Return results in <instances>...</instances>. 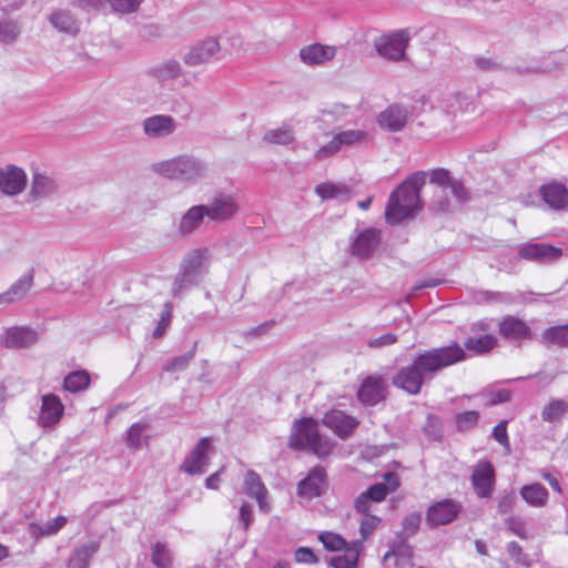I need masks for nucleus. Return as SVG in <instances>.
<instances>
[{
    "mask_svg": "<svg viewBox=\"0 0 568 568\" xmlns=\"http://www.w3.org/2000/svg\"><path fill=\"white\" fill-rule=\"evenodd\" d=\"M466 357L464 348L454 343L449 346L434 348L419 354L414 363L425 374H433L437 371L464 361Z\"/></svg>",
    "mask_w": 568,
    "mask_h": 568,
    "instance_id": "nucleus-3",
    "label": "nucleus"
},
{
    "mask_svg": "<svg viewBox=\"0 0 568 568\" xmlns=\"http://www.w3.org/2000/svg\"><path fill=\"white\" fill-rule=\"evenodd\" d=\"M152 562L159 568H168L170 566L171 558L163 544L156 542L153 546Z\"/></svg>",
    "mask_w": 568,
    "mask_h": 568,
    "instance_id": "nucleus-47",
    "label": "nucleus"
},
{
    "mask_svg": "<svg viewBox=\"0 0 568 568\" xmlns=\"http://www.w3.org/2000/svg\"><path fill=\"white\" fill-rule=\"evenodd\" d=\"M318 540L328 551H341L348 548L346 540L338 534L332 531L321 532L318 535Z\"/></svg>",
    "mask_w": 568,
    "mask_h": 568,
    "instance_id": "nucleus-39",
    "label": "nucleus"
},
{
    "mask_svg": "<svg viewBox=\"0 0 568 568\" xmlns=\"http://www.w3.org/2000/svg\"><path fill=\"white\" fill-rule=\"evenodd\" d=\"M568 413V402L562 398L549 399L541 409V419L549 424H559Z\"/></svg>",
    "mask_w": 568,
    "mask_h": 568,
    "instance_id": "nucleus-30",
    "label": "nucleus"
},
{
    "mask_svg": "<svg viewBox=\"0 0 568 568\" xmlns=\"http://www.w3.org/2000/svg\"><path fill=\"white\" fill-rule=\"evenodd\" d=\"M387 495L388 488L386 484H374L357 496L354 500V509L359 514H366L371 510V503H382Z\"/></svg>",
    "mask_w": 568,
    "mask_h": 568,
    "instance_id": "nucleus-19",
    "label": "nucleus"
},
{
    "mask_svg": "<svg viewBox=\"0 0 568 568\" xmlns=\"http://www.w3.org/2000/svg\"><path fill=\"white\" fill-rule=\"evenodd\" d=\"M420 521L422 516L419 513L408 514L403 519V532L408 536L416 534L419 529Z\"/></svg>",
    "mask_w": 568,
    "mask_h": 568,
    "instance_id": "nucleus-52",
    "label": "nucleus"
},
{
    "mask_svg": "<svg viewBox=\"0 0 568 568\" xmlns=\"http://www.w3.org/2000/svg\"><path fill=\"white\" fill-rule=\"evenodd\" d=\"M99 549V544L97 542H90L88 545L82 546L79 548L75 552V556L78 559L82 560L84 562V567L87 566V562L89 558L94 555Z\"/></svg>",
    "mask_w": 568,
    "mask_h": 568,
    "instance_id": "nucleus-55",
    "label": "nucleus"
},
{
    "mask_svg": "<svg viewBox=\"0 0 568 568\" xmlns=\"http://www.w3.org/2000/svg\"><path fill=\"white\" fill-rule=\"evenodd\" d=\"M336 54V48L320 43L303 47L300 51L301 60L308 65L323 64L332 60Z\"/></svg>",
    "mask_w": 568,
    "mask_h": 568,
    "instance_id": "nucleus-22",
    "label": "nucleus"
},
{
    "mask_svg": "<svg viewBox=\"0 0 568 568\" xmlns=\"http://www.w3.org/2000/svg\"><path fill=\"white\" fill-rule=\"evenodd\" d=\"M361 548V542H355L353 549H345V555L334 556L331 559V566L333 568H356L358 564V552Z\"/></svg>",
    "mask_w": 568,
    "mask_h": 568,
    "instance_id": "nucleus-36",
    "label": "nucleus"
},
{
    "mask_svg": "<svg viewBox=\"0 0 568 568\" xmlns=\"http://www.w3.org/2000/svg\"><path fill=\"white\" fill-rule=\"evenodd\" d=\"M368 139V132L359 129H349L335 133L329 142L315 152L316 160L331 158L343 148H351L364 144Z\"/></svg>",
    "mask_w": 568,
    "mask_h": 568,
    "instance_id": "nucleus-4",
    "label": "nucleus"
},
{
    "mask_svg": "<svg viewBox=\"0 0 568 568\" xmlns=\"http://www.w3.org/2000/svg\"><path fill=\"white\" fill-rule=\"evenodd\" d=\"M471 486L479 498H490L496 485L494 465L488 460L478 462L471 473Z\"/></svg>",
    "mask_w": 568,
    "mask_h": 568,
    "instance_id": "nucleus-7",
    "label": "nucleus"
},
{
    "mask_svg": "<svg viewBox=\"0 0 568 568\" xmlns=\"http://www.w3.org/2000/svg\"><path fill=\"white\" fill-rule=\"evenodd\" d=\"M159 172L169 179L190 180L201 173V165L186 156L175 158L159 164Z\"/></svg>",
    "mask_w": 568,
    "mask_h": 568,
    "instance_id": "nucleus-8",
    "label": "nucleus"
},
{
    "mask_svg": "<svg viewBox=\"0 0 568 568\" xmlns=\"http://www.w3.org/2000/svg\"><path fill=\"white\" fill-rule=\"evenodd\" d=\"M37 333L28 327H11L1 338V344L7 348H22L34 344Z\"/></svg>",
    "mask_w": 568,
    "mask_h": 568,
    "instance_id": "nucleus-21",
    "label": "nucleus"
},
{
    "mask_svg": "<svg viewBox=\"0 0 568 568\" xmlns=\"http://www.w3.org/2000/svg\"><path fill=\"white\" fill-rule=\"evenodd\" d=\"M519 494L521 498L531 507H544L548 503V490L539 483L524 485Z\"/></svg>",
    "mask_w": 568,
    "mask_h": 568,
    "instance_id": "nucleus-29",
    "label": "nucleus"
},
{
    "mask_svg": "<svg viewBox=\"0 0 568 568\" xmlns=\"http://www.w3.org/2000/svg\"><path fill=\"white\" fill-rule=\"evenodd\" d=\"M68 519L64 516H58L53 520L45 524L43 527L42 534L47 536H51L57 534L61 528H63L67 524Z\"/></svg>",
    "mask_w": 568,
    "mask_h": 568,
    "instance_id": "nucleus-54",
    "label": "nucleus"
},
{
    "mask_svg": "<svg viewBox=\"0 0 568 568\" xmlns=\"http://www.w3.org/2000/svg\"><path fill=\"white\" fill-rule=\"evenodd\" d=\"M541 343L549 346L568 347L567 325H554L541 333Z\"/></svg>",
    "mask_w": 568,
    "mask_h": 568,
    "instance_id": "nucleus-31",
    "label": "nucleus"
},
{
    "mask_svg": "<svg viewBox=\"0 0 568 568\" xmlns=\"http://www.w3.org/2000/svg\"><path fill=\"white\" fill-rule=\"evenodd\" d=\"M430 182L445 186L449 185L452 182V179L449 176V172L445 169H436L432 171L430 173Z\"/></svg>",
    "mask_w": 568,
    "mask_h": 568,
    "instance_id": "nucleus-56",
    "label": "nucleus"
},
{
    "mask_svg": "<svg viewBox=\"0 0 568 568\" xmlns=\"http://www.w3.org/2000/svg\"><path fill=\"white\" fill-rule=\"evenodd\" d=\"M52 26L64 33L75 34L79 31L78 24L74 19L65 11L59 10L50 16Z\"/></svg>",
    "mask_w": 568,
    "mask_h": 568,
    "instance_id": "nucleus-34",
    "label": "nucleus"
},
{
    "mask_svg": "<svg viewBox=\"0 0 568 568\" xmlns=\"http://www.w3.org/2000/svg\"><path fill=\"white\" fill-rule=\"evenodd\" d=\"M364 518L361 521L359 532L363 540L368 539L374 530L379 526L382 519L378 516L368 513L363 514Z\"/></svg>",
    "mask_w": 568,
    "mask_h": 568,
    "instance_id": "nucleus-43",
    "label": "nucleus"
},
{
    "mask_svg": "<svg viewBox=\"0 0 568 568\" xmlns=\"http://www.w3.org/2000/svg\"><path fill=\"white\" fill-rule=\"evenodd\" d=\"M54 190L53 181L43 174H34L31 187V194L34 197H40L51 193Z\"/></svg>",
    "mask_w": 568,
    "mask_h": 568,
    "instance_id": "nucleus-42",
    "label": "nucleus"
},
{
    "mask_svg": "<svg viewBox=\"0 0 568 568\" xmlns=\"http://www.w3.org/2000/svg\"><path fill=\"white\" fill-rule=\"evenodd\" d=\"M32 284L33 274L32 272H29L28 274L20 277L17 282H14L8 291L0 294V305L20 301L30 291Z\"/></svg>",
    "mask_w": 568,
    "mask_h": 568,
    "instance_id": "nucleus-26",
    "label": "nucleus"
},
{
    "mask_svg": "<svg viewBox=\"0 0 568 568\" xmlns=\"http://www.w3.org/2000/svg\"><path fill=\"white\" fill-rule=\"evenodd\" d=\"M498 332L505 339L518 344L532 338V331L528 323L513 315L505 316L500 321Z\"/></svg>",
    "mask_w": 568,
    "mask_h": 568,
    "instance_id": "nucleus-10",
    "label": "nucleus"
},
{
    "mask_svg": "<svg viewBox=\"0 0 568 568\" xmlns=\"http://www.w3.org/2000/svg\"><path fill=\"white\" fill-rule=\"evenodd\" d=\"M207 217L212 221H224L231 219L239 210L235 200L232 196H217L207 207Z\"/></svg>",
    "mask_w": 568,
    "mask_h": 568,
    "instance_id": "nucleus-25",
    "label": "nucleus"
},
{
    "mask_svg": "<svg viewBox=\"0 0 568 568\" xmlns=\"http://www.w3.org/2000/svg\"><path fill=\"white\" fill-rule=\"evenodd\" d=\"M64 413V406L60 398L53 394L42 396L39 424L42 427H51L58 424Z\"/></svg>",
    "mask_w": 568,
    "mask_h": 568,
    "instance_id": "nucleus-17",
    "label": "nucleus"
},
{
    "mask_svg": "<svg viewBox=\"0 0 568 568\" xmlns=\"http://www.w3.org/2000/svg\"><path fill=\"white\" fill-rule=\"evenodd\" d=\"M377 122L381 128L397 132L406 125L407 112L399 105H389L387 109L379 113Z\"/></svg>",
    "mask_w": 568,
    "mask_h": 568,
    "instance_id": "nucleus-23",
    "label": "nucleus"
},
{
    "mask_svg": "<svg viewBox=\"0 0 568 568\" xmlns=\"http://www.w3.org/2000/svg\"><path fill=\"white\" fill-rule=\"evenodd\" d=\"M322 423L342 439L349 437L359 425L356 417L335 408L323 415Z\"/></svg>",
    "mask_w": 568,
    "mask_h": 568,
    "instance_id": "nucleus-9",
    "label": "nucleus"
},
{
    "mask_svg": "<svg viewBox=\"0 0 568 568\" xmlns=\"http://www.w3.org/2000/svg\"><path fill=\"white\" fill-rule=\"evenodd\" d=\"M396 342H397V336L395 334L388 333V334L382 335L377 338L369 339L368 346L371 348H377V347H383V346L395 344Z\"/></svg>",
    "mask_w": 568,
    "mask_h": 568,
    "instance_id": "nucleus-57",
    "label": "nucleus"
},
{
    "mask_svg": "<svg viewBox=\"0 0 568 568\" xmlns=\"http://www.w3.org/2000/svg\"><path fill=\"white\" fill-rule=\"evenodd\" d=\"M174 129V120L170 115H153L144 121V131L149 136L169 135Z\"/></svg>",
    "mask_w": 568,
    "mask_h": 568,
    "instance_id": "nucleus-27",
    "label": "nucleus"
},
{
    "mask_svg": "<svg viewBox=\"0 0 568 568\" xmlns=\"http://www.w3.org/2000/svg\"><path fill=\"white\" fill-rule=\"evenodd\" d=\"M27 176L23 170L10 166L7 170H0V190L9 195H16L26 187Z\"/></svg>",
    "mask_w": 568,
    "mask_h": 568,
    "instance_id": "nucleus-18",
    "label": "nucleus"
},
{
    "mask_svg": "<svg viewBox=\"0 0 568 568\" xmlns=\"http://www.w3.org/2000/svg\"><path fill=\"white\" fill-rule=\"evenodd\" d=\"M508 422L506 419L500 420L493 429V437L494 439L499 443L506 454H509L511 450L510 440L508 436Z\"/></svg>",
    "mask_w": 568,
    "mask_h": 568,
    "instance_id": "nucleus-44",
    "label": "nucleus"
},
{
    "mask_svg": "<svg viewBox=\"0 0 568 568\" xmlns=\"http://www.w3.org/2000/svg\"><path fill=\"white\" fill-rule=\"evenodd\" d=\"M145 428L146 425L140 423L133 424L129 428L125 442L131 449L136 450L141 447L142 433Z\"/></svg>",
    "mask_w": 568,
    "mask_h": 568,
    "instance_id": "nucleus-48",
    "label": "nucleus"
},
{
    "mask_svg": "<svg viewBox=\"0 0 568 568\" xmlns=\"http://www.w3.org/2000/svg\"><path fill=\"white\" fill-rule=\"evenodd\" d=\"M206 256L207 251L202 248H195L187 253L182 261V275L186 277L196 274L202 268Z\"/></svg>",
    "mask_w": 568,
    "mask_h": 568,
    "instance_id": "nucleus-32",
    "label": "nucleus"
},
{
    "mask_svg": "<svg viewBox=\"0 0 568 568\" xmlns=\"http://www.w3.org/2000/svg\"><path fill=\"white\" fill-rule=\"evenodd\" d=\"M480 415L477 410H466L455 416V425L459 432H467L477 426Z\"/></svg>",
    "mask_w": 568,
    "mask_h": 568,
    "instance_id": "nucleus-41",
    "label": "nucleus"
},
{
    "mask_svg": "<svg viewBox=\"0 0 568 568\" xmlns=\"http://www.w3.org/2000/svg\"><path fill=\"white\" fill-rule=\"evenodd\" d=\"M90 384V375L85 371L70 373L63 382V388L70 393L84 390Z\"/></svg>",
    "mask_w": 568,
    "mask_h": 568,
    "instance_id": "nucleus-38",
    "label": "nucleus"
},
{
    "mask_svg": "<svg viewBox=\"0 0 568 568\" xmlns=\"http://www.w3.org/2000/svg\"><path fill=\"white\" fill-rule=\"evenodd\" d=\"M220 50L216 39L210 38L194 45L185 55L184 61L189 65H199L214 55Z\"/></svg>",
    "mask_w": 568,
    "mask_h": 568,
    "instance_id": "nucleus-24",
    "label": "nucleus"
},
{
    "mask_svg": "<svg viewBox=\"0 0 568 568\" xmlns=\"http://www.w3.org/2000/svg\"><path fill=\"white\" fill-rule=\"evenodd\" d=\"M19 29L12 21H0V41L4 43L12 42L17 39Z\"/></svg>",
    "mask_w": 568,
    "mask_h": 568,
    "instance_id": "nucleus-50",
    "label": "nucleus"
},
{
    "mask_svg": "<svg viewBox=\"0 0 568 568\" xmlns=\"http://www.w3.org/2000/svg\"><path fill=\"white\" fill-rule=\"evenodd\" d=\"M288 446L293 449L308 448L317 457L325 458L333 452L335 444L321 435L314 418L303 417L294 423Z\"/></svg>",
    "mask_w": 568,
    "mask_h": 568,
    "instance_id": "nucleus-2",
    "label": "nucleus"
},
{
    "mask_svg": "<svg viewBox=\"0 0 568 568\" xmlns=\"http://www.w3.org/2000/svg\"><path fill=\"white\" fill-rule=\"evenodd\" d=\"M113 11L119 13H131L141 4L142 0H108Z\"/></svg>",
    "mask_w": 568,
    "mask_h": 568,
    "instance_id": "nucleus-51",
    "label": "nucleus"
},
{
    "mask_svg": "<svg viewBox=\"0 0 568 568\" xmlns=\"http://www.w3.org/2000/svg\"><path fill=\"white\" fill-rule=\"evenodd\" d=\"M426 179L425 172H415L390 194L385 209V219L389 224H398L422 209L419 197Z\"/></svg>",
    "mask_w": 568,
    "mask_h": 568,
    "instance_id": "nucleus-1",
    "label": "nucleus"
},
{
    "mask_svg": "<svg viewBox=\"0 0 568 568\" xmlns=\"http://www.w3.org/2000/svg\"><path fill=\"white\" fill-rule=\"evenodd\" d=\"M510 399V394L509 392L507 390H500L498 392L494 398L491 399V404H498V403H505V402H508Z\"/></svg>",
    "mask_w": 568,
    "mask_h": 568,
    "instance_id": "nucleus-64",
    "label": "nucleus"
},
{
    "mask_svg": "<svg viewBox=\"0 0 568 568\" xmlns=\"http://www.w3.org/2000/svg\"><path fill=\"white\" fill-rule=\"evenodd\" d=\"M449 186L453 194L459 200H465L467 197V192L460 182L452 180Z\"/></svg>",
    "mask_w": 568,
    "mask_h": 568,
    "instance_id": "nucleus-62",
    "label": "nucleus"
},
{
    "mask_svg": "<svg viewBox=\"0 0 568 568\" xmlns=\"http://www.w3.org/2000/svg\"><path fill=\"white\" fill-rule=\"evenodd\" d=\"M507 552L509 557L518 565H521L526 568H529L531 566V560L529 557L524 552L523 547L516 542L510 541L507 545Z\"/></svg>",
    "mask_w": 568,
    "mask_h": 568,
    "instance_id": "nucleus-46",
    "label": "nucleus"
},
{
    "mask_svg": "<svg viewBox=\"0 0 568 568\" xmlns=\"http://www.w3.org/2000/svg\"><path fill=\"white\" fill-rule=\"evenodd\" d=\"M211 447L212 439L210 437L201 438L190 456L183 460L180 469L189 475L202 474L207 464V455Z\"/></svg>",
    "mask_w": 568,
    "mask_h": 568,
    "instance_id": "nucleus-11",
    "label": "nucleus"
},
{
    "mask_svg": "<svg viewBox=\"0 0 568 568\" xmlns=\"http://www.w3.org/2000/svg\"><path fill=\"white\" fill-rule=\"evenodd\" d=\"M181 73V67L178 61L170 60L156 68V75L161 79L176 78Z\"/></svg>",
    "mask_w": 568,
    "mask_h": 568,
    "instance_id": "nucleus-49",
    "label": "nucleus"
},
{
    "mask_svg": "<svg viewBox=\"0 0 568 568\" xmlns=\"http://www.w3.org/2000/svg\"><path fill=\"white\" fill-rule=\"evenodd\" d=\"M505 524L507 526V529L514 534L515 536L519 537L520 539H528V531L526 527V523L523 518L518 516H509Z\"/></svg>",
    "mask_w": 568,
    "mask_h": 568,
    "instance_id": "nucleus-45",
    "label": "nucleus"
},
{
    "mask_svg": "<svg viewBox=\"0 0 568 568\" xmlns=\"http://www.w3.org/2000/svg\"><path fill=\"white\" fill-rule=\"evenodd\" d=\"M358 400L374 406L386 398V386L382 376L371 375L363 379L358 390Z\"/></svg>",
    "mask_w": 568,
    "mask_h": 568,
    "instance_id": "nucleus-12",
    "label": "nucleus"
},
{
    "mask_svg": "<svg viewBox=\"0 0 568 568\" xmlns=\"http://www.w3.org/2000/svg\"><path fill=\"white\" fill-rule=\"evenodd\" d=\"M518 254L527 261L548 262L558 260L562 255V251L548 243H530L520 247Z\"/></svg>",
    "mask_w": 568,
    "mask_h": 568,
    "instance_id": "nucleus-15",
    "label": "nucleus"
},
{
    "mask_svg": "<svg viewBox=\"0 0 568 568\" xmlns=\"http://www.w3.org/2000/svg\"><path fill=\"white\" fill-rule=\"evenodd\" d=\"M542 478L549 484V486L557 491L558 494H562V489L559 485V481L556 477H554L550 473H544Z\"/></svg>",
    "mask_w": 568,
    "mask_h": 568,
    "instance_id": "nucleus-63",
    "label": "nucleus"
},
{
    "mask_svg": "<svg viewBox=\"0 0 568 568\" xmlns=\"http://www.w3.org/2000/svg\"><path fill=\"white\" fill-rule=\"evenodd\" d=\"M409 37L406 31L400 30L389 34H383L375 40V48L379 55L388 60H400L405 55Z\"/></svg>",
    "mask_w": 568,
    "mask_h": 568,
    "instance_id": "nucleus-6",
    "label": "nucleus"
},
{
    "mask_svg": "<svg viewBox=\"0 0 568 568\" xmlns=\"http://www.w3.org/2000/svg\"><path fill=\"white\" fill-rule=\"evenodd\" d=\"M379 242V233L375 230H365L358 234L354 244L353 253L355 255L366 257L376 248Z\"/></svg>",
    "mask_w": 568,
    "mask_h": 568,
    "instance_id": "nucleus-28",
    "label": "nucleus"
},
{
    "mask_svg": "<svg viewBox=\"0 0 568 568\" xmlns=\"http://www.w3.org/2000/svg\"><path fill=\"white\" fill-rule=\"evenodd\" d=\"M240 518L243 523L244 529L246 530L253 519L252 509L246 503H244L240 508Z\"/></svg>",
    "mask_w": 568,
    "mask_h": 568,
    "instance_id": "nucleus-60",
    "label": "nucleus"
},
{
    "mask_svg": "<svg viewBox=\"0 0 568 568\" xmlns=\"http://www.w3.org/2000/svg\"><path fill=\"white\" fill-rule=\"evenodd\" d=\"M316 194L322 200H329L336 197L347 196L351 192L349 187L345 184H335L332 182H324L315 187Z\"/></svg>",
    "mask_w": 568,
    "mask_h": 568,
    "instance_id": "nucleus-37",
    "label": "nucleus"
},
{
    "mask_svg": "<svg viewBox=\"0 0 568 568\" xmlns=\"http://www.w3.org/2000/svg\"><path fill=\"white\" fill-rule=\"evenodd\" d=\"M264 141L270 144H288L294 141V131L290 126L271 130L265 133Z\"/></svg>",
    "mask_w": 568,
    "mask_h": 568,
    "instance_id": "nucleus-40",
    "label": "nucleus"
},
{
    "mask_svg": "<svg viewBox=\"0 0 568 568\" xmlns=\"http://www.w3.org/2000/svg\"><path fill=\"white\" fill-rule=\"evenodd\" d=\"M294 559L297 564L315 565L318 562V557L308 547H298L295 550Z\"/></svg>",
    "mask_w": 568,
    "mask_h": 568,
    "instance_id": "nucleus-53",
    "label": "nucleus"
},
{
    "mask_svg": "<svg viewBox=\"0 0 568 568\" xmlns=\"http://www.w3.org/2000/svg\"><path fill=\"white\" fill-rule=\"evenodd\" d=\"M189 357L187 356H181L175 357L172 359V362L166 366V371H181L184 369L189 364Z\"/></svg>",
    "mask_w": 568,
    "mask_h": 568,
    "instance_id": "nucleus-61",
    "label": "nucleus"
},
{
    "mask_svg": "<svg viewBox=\"0 0 568 568\" xmlns=\"http://www.w3.org/2000/svg\"><path fill=\"white\" fill-rule=\"evenodd\" d=\"M497 346V338L491 334H485L478 337H470L465 342V347L477 354H485Z\"/></svg>",
    "mask_w": 568,
    "mask_h": 568,
    "instance_id": "nucleus-35",
    "label": "nucleus"
},
{
    "mask_svg": "<svg viewBox=\"0 0 568 568\" xmlns=\"http://www.w3.org/2000/svg\"><path fill=\"white\" fill-rule=\"evenodd\" d=\"M209 209L205 205H196L191 207L181 219L180 229L183 233H190L197 229L203 221L204 216H207Z\"/></svg>",
    "mask_w": 568,
    "mask_h": 568,
    "instance_id": "nucleus-33",
    "label": "nucleus"
},
{
    "mask_svg": "<svg viewBox=\"0 0 568 568\" xmlns=\"http://www.w3.org/2000/svg\"><path fill=\"white\" fill-rule=\"evenodd\" d=\"M463 511L460 501L445 498L433 503L426 510V523L430 527L445 526L458 518Z\"/></svg>",
    "mask_w": 568,
    "mask_h": 568,
    "instance_id": "nucleus-5",
    "label": "nucleus"
},
{
    "mask_svg": "<svg viewBox=\"0 0 568 568\" xmlns=\"http://www.w3.org/2000/svg\"><path fill=\"white\" fill-rule=\"evenodd\" d=\"M384 480L388 488V493H393L395 490L398 489V487L400 486V480H399V476L396 474V473H393V471H389V473H386L384 474Z\"/></svg>",
    "mask_w": 568,
    "mask_h": 568,
    "instance_id": "nucleus-59",
    "label": "nucleus"
},
{
    "mask_svg": "<svg viewBox=\"0 0 568 568\" xmlns=\"http://www.w3.org/2000/svg\"><path fill=\"white\" fill-rule=\"evenodd\" d=\"M423 383V373L414 362L410 366L403 367L393 379V384L396 387L402 388L412 395H416L420 392Z\"/></svg>",
    "mask_w": 568,
    "mask_h": 568,
    "instance_id": "nucleus-16",
    "label": "nucleus"
},
{
    "mask_svg": "<svg viewBox=\"0 0 568 568\" xmlns=\"http://www.w3.org/2000/svg\"><path fill=\"white\" fill-rule=\"evenodd\" d=\"M244 491L248 497L257 501L261 511L268 513L271 510L267 488L256 471L248 470L246 473L244 477Z\"/></svg>",
    "mask_w": 568,
    "mask_h": 568,
    "instance_id": "nucleus-13",
    "label": "nucleus"
},
{
    "mask_svg": "<svg viewBox=\"0 0 568 568\" xmlns=\"http://www.w3.org/2000/svg\"><path fill=\"white\" fill-rule=\"evenodd\" d=\"M542 200L555 210H562L568 205V190L559 182L547 183L539 189Z\"/></svg>",
    "mask_w": 568,
    "mask_h": 568,
    "instance_id": "nucleus-20",
    "label": "nucleus"
},
{
    "mask_svg": "<svg viewBox=\"0 0 568 568\" xmlns=\"http://www.w3.org/2000/svg\"><path fill=\"white\" fill-rule=\"evenodd\" d=\"M326 473L321 466L312 468L308 475L298 483L297 494L305 499L318 497L325 486Z\"/></svg>",
    "mask_w": 568,
    "mask_h": 568,
    "instance_id": "nucleus-14",
    "label": "nucleus"
},
{
    "mask_svg": "<svg viewBox=\"0 0 568 568\" xmlns=\"http://www.w3.org/2000/svg\"><path fill=\"white\" fill-rule=\"evenodd\" d=\"M515 506V495L513 493L504 495L497 505L498 513L508 514Z\"/></svg>",
    "mask_w": 568,
    "mask_h": 568,
    "instance_id": "nucleus-58",
    "label": "nucleus"
}]
</instances>
